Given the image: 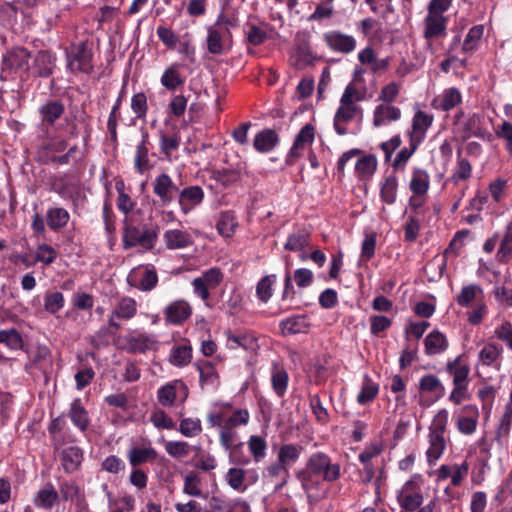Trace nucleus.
Listing matches in <instances>:
<instances>
[{
	"instance_id": "de8ad7c7",
	"label": "nucleus",
	"mask_w": 512,
	"mask_h": 512,
	"mask_svg": "<svg viewBox=\"0 0 512 512\" xmlns=\"http://www.w3.org/2000/svg\"><path fill=\"white\" fill-rule=\"evenodd\" d=\"M512 255V223L506 226L504 235L501 239L500 246L497 252V257L500 262H507Z\"/></svg>"
},
{
	"instance_id": "ddd939ff",
	"label": "nucleus",
	"mask_w": 512,
	"mask_h": 512,
	"mask_svg": "<svg viewBox=\"0 0 512 512\" xmlns=\"http://www.w3.org/2000/svg\"><path fill=\"white\" fill-rule=\"evenodd\" d=\"M234 427H231L224 423L220 431L219 440L220 444L226 449L230 450V462L239 465H247L250 463L249 457L238 458L237 452L243 448V443L232 445L235 433Z\"/></svg>"
},
{
	"instance_id": "4d7b16f0",
	"label": "nucleus",
	"mask_w": 512,
	"mask_h": 512,
	"mask_svg": "<svg viewBox=\"0 0 512 512\" xmlns=\"http://www.w3.org/2000/svg\"><path fill=\"white\" fill-rule=\"evenodd\" d=\"M64 296L61 292H47L44 297V308L51 314H56L64 307Z\"/></svg>"
},
{
	"instance_id": "aec40b11",
	"label": "nucleus",
	"mask_w": 512,
	"mask_h": 512,
	"mask_svg": "<svg viewBox=\"0 0 512 512\" xmlns=\"http://www.w3.org/2000/svg\"><path fill=\"white\" fill-rule=\"evenodd\" d=\"M166 247L171 250L184 249L193 244V237L180 229L166 230L163 234Z\"/></svg>"
},
{
	"instance_id": "e2e57ef3",
	"label": "nucleus",
	"mask_w": 512,
	"mask_h": 512,
	"mask_svg": "<svg viewBox=\"0 0 512 512\" xmlns=\"http://www.w3.org/2000/svg\"><path fill=\"white\" fill-rule=\"evenodd\" d=\"M57 258V251L50 245L42 243L37 247L35 254V262H41L45 265H50Z\"/></svg>"
},
{
	"instance_id": "c03bdc74",
	"label": "nucleus",
	"mask_w": 512,
	"mask_h": 512,
	"mask_svg": "<svg viewBox=\"0 0 512 512\" xmlns=\"http://www.w3.org/2000/svg\"><path fill=\"white\" fill-rule=\"evenodd\" d=\"M483 295L482 288L477 284H470L464 286L461 292L457 295L456 301L462 307L469 306L472 301L477 300L479 296Z\"/></svg>"
},
{
	"instance_id": "79ce46f5",
	"label": "nucleus",
	"mask_w": 512,
	"mask_h": 512,
	"mask_svg": "<svg viewBox=\"0 0 512 512\" xmlns=\"http://www.w3.org/2000/svg\"><path fill=\"white\" fill-rule=\"evenodd\" d=\"M379 392V385L374 383L368 375L364 376V382L357 396V401L361 405H365L373 401Z\"/></svg>"
},
{
	"instance_id": "ea45409f",
	"label": "nucleus",
	"mask_w": 512,
	"mask_h": 512,
	"mask_svg": "<svg viewBox=\"0 0 512 512\" xmlns=\"http://www.w3.org/2000/svg\"><path fill=\"white\" fill-rule=\"evenodd\" d=\"M275 274L262 277L256 285V295L264 303L268 302L273 295V285L276 283Z\"/></svg>"
},
{
	"instance_id": "412c9836",
	"label": "nucleus",
	"mask_w": 512,
	"mask_h": 512,
	"mask_svg": "<svg viewBox=\"0 0 512 512\" xmlns=\"http://www.w3.org/2000/svg\"><path fill=\"white\" fill-rule=\"evenodd\" d=\"M279 143V136L273 129H264L258 132L253 140L255 150L260 153L272 151Z\"/></svg>"
},
{
	"instance_id": "37998d69",
	"label": "nucleus",
	"mask_w": 512,
	"mask_h": 512,
	"mask_svg": "<svg viewBox=\"0 0 512 512\" xmlns=\"http://www.w3.org/2000/svg\"><path fill=\"white\" fill-rule=\"evenodd\" d=\"M377 168V160L373 155L359 158L355 164V171L360 179L371 177Z\"/></svg>"
},
{
	"instance_id": "4468645a",
	"label": "nucleus",
	"mask_w": 512,
	"mask_h": 512,
	"mask_svg": "<svg viewBox=\"0 0 512 512\" xmlns=\"http://www.w3.org/2000/svg\"><path fill=\"white\" fill-rule=\"evenodd\" d=\"M204 199V191L198 185L188 186L178 192V203L181 211L188 214Z\"/></svg>"
},
{
	"instance_id": "dca6fc26",
	"label": "nucleus",
	"mask_w": 512,
	"mask_h": 512,
	"mask_svg": "<svg viewBox=\"0 0 512 512\" xmlns=\"http://www.w3.org/2000/svg\"><path fill=\"white\" fill-rule=\"evenodd\" d=\"M149 133L148 131L142 129L141 130V142L136 147V154L134 159V167L136 171L140 174H143L147 170L150 169V160H149Z\"/></svg>"
},
{
	"instance_id": "58836bf2",
	"label": "nucleus",
	"mask_w": 512,
	"mask_h": 512,
	"mask_svg": "<svg viewBox=\"0 0 512 512\" xmlns=\"http://www.w3.org/2000/svg\"><path fill=\"white\" fill-rule=\"evenodd\" d=\"M512 426V410L504 411L496 428L495 440L501 446L508 443V437Z\"/></svg>"
},
{
	"instance_id": "1a4fd4ad",
	"label": "nucleus",
	"mask_w": 512,
	"mask_h": 512,
	"mask_svg": "<svg viewBox=\"0 0 512 512\" xmlns=\"http://www.w3.org/2000/svg\"><path fill=\"white\" fill-rule=\"evenodd\" d=\"M124 342L126 351L133 354L155 350L158 343L154 335L137 331L124 336Z\"/></svg>"
},
{
	"instance_id": "72a5a7b5",
	"label": "nucleus",
	"mask_w": 512,
	"mask_h": 512,
	"mask_svg": "<svg viewBox=\"0 0 512 512\" xmlns=\"http://www.w3.org/2000/svg\"><path fill=\"white\" fill-rule=\"evenodd\" d=\"M446 371L453 377V385H467L470 368L460 363V357L446 365Z\"/></svg>"
},
{
	"instance_id": "f3484780",
	"label": "nucleus",
	"mask_w": 512,
	"mask_h": 512,
	"mask_svg": "<svg viewBox=\"0 0 512 512\" xmlns=\"http://www.w3.org/2000/svg\"><path fill=\"white\" fill-rule=\"evenodd\" d=\"M178 390H182L184 393V399L187 397V387L180 381L176 380L160 387L157 391L158 402L164 407L173 406Z\"/></svg>"
},
{
	"instance_id": "3c124183",
	"label": "nucleus",
	"mask_w": 512,
	"mask_h": 512,
	"mask_svg": "<svg viewBox=\"0 0 512 512\" xmlns=\"http://www.w3.org/2000/svg\"><path fill=\"white\" fill-rule=\"evenodd\" d=\"M418 389L420 393H442L444 387L436 375L427 374L419 380Z\"/></svg>"
},
{
	"instance_id": "2f4dec72",
	"label": "nucleus",
	"mask_w": 512,
	"mask_h": 512,
	"mask_svg": "<svg viewBox=\"0 0 512 512\" xmlns=\"http://www.w3.org/2000/svg\"><path fill=\"white\" fill-rule=\"evenodd\" d=\"M59 494L51 483L45 484L34 497V504L43 509H51L57 502Z\"/></svg>"
},
{
	"instance_id": "39448f33",
	"label": "nucleus",
	"mask_w": 512,
	"mask_h": 512,
	"mask_svg": "<svg viewBox=\"0 0 512 512\" xmlns=\"http://www.w3.org/2000/svg\"><path fill=\"white\" fill-rule=\"evenodd\" d=\"M30 57V52L23 47H16L8 51L2 59L1 78L7 80L19 69L25 68L27 70V66H30L28 64Z\"/></svg>"
},
{
	"instance_id": "473e14b6",
	"label": "nucleus",
	"mask_w": 512,
	"mask_h": 512,
	"mask_svg": "<svg viewBox=\"0 0 512 512\" xmlns=\"http://www.w3.org/2000/svg\"><path fill=\"white\" fill-rule=\"evenodd\" d=\"M65 427L66 420L63 415L54 418L48 426L51 442L55 449H59L67 442V439L63 433Z\"/></svg>"
},
{
	"instance_id": "f03ea898",
	"label": "nucleus",
	"mask_w": 512,
	"mask_h": 512,
	"mask_svg": "<svg viewBox=\"0 0 512 512\" xmlns=\"http://www.w3.org/2000/svg\"><path fill=\"white\" fill-rule=\"evenodd\" d=\"M158 235L154 229L148 228L147 225L135 226L128 223L127 219L123 225L122 244L125 250H129L136 246H141L145 250L154 248Z\"/></svg>"
},
{
	"instance_id": "603ef678",
	"label": "nucleus",
	"mask_w": 512,
	"mask_h": 512,
	"mask_svg": "<svg viewBox=\"0 0 512 512\" xmlns=\"http://www.w3.org/2000/svg\"><path fill=\"white\" fill-rule=\"evenodd\" d=\"M419 144H420L419 139H417L416 137L415 138L411 137L410 138V146L404 147L403 149H401L398 152V154L396 155V157L392 163V167L395 169L403 168L405 166L406 162L414 154V152L418 148Z\"/></svg>"
},
{
	"instance_id": "393cba45",
	"label": "nucleus",
	"mask_w": 512,
	"mask_h": 512,
	"mask_svg": "<svg viewBox=\"0 0 512 512\" xmlns=\"http://www.w3.org/2000/svg\"><path fill=\"white\" fill-rule=\"evenodd\" d=\"M68 415L72 423L80 431L84 432L88 429L90 424L89 415L80 398H76L72 401Z\"/></svg>"
},
{
	"instance_id": "5701e85b",
	"label": "nucleus",
	"mask_w": 512,
	"mask_h": 512,
	"mask_svg": "<svg viewBox=\"0 0 512 512\" xmlns=\"http://www.w3.org/2000/svg\"><path fill=\"white\" fill-rule=\"evenodd\" d=\"M279 328L283 335L305 333L309 328L308 318L306 315L288 317L280 322Z\"/></svg>"
},
{
	"instance_id": "c9c22d12",
	"label": "nucleus",
	"mask_w": 512,
	"mask_h": 512,
	"mask_svg": "<svg viewBox=\"0 0 512 512\" xmlns=\"http://www.w3.org/2000/svg\"><path fill=\"white\" fill-rule=\"evenodd\" d=\"M397 501L401 508L400 512H417L423 503V495L421 492L397 494Z\"/></svg>"
},
{
	"instance_id": "a19ab883",
	"label": "nucleus",
	"mask_w": 512,
	"mask_h": 512,
	"mask_svg": "<svg viewBox=\"0 0 512 512\" xmlns=\"http://www.w3.org/2000/svg\"><path fill=\"white\" fill-rule=\"evenodd\" d=\"M481 117L478 114H473L463 123V140L469 139L471 136L483 138L485 130L481 128Z\"/></svg>"
},
{
	"instance_id": "7ed1b4c3",
	"label": "nucleus",
	"mask_w": 512,
	"mask_h": 512,
	"mask_svg": "<svg viewBox=\"0 0 512 512\" xmlns=\"http://www.w3.org/2000/svg\"><path fill=\"white\" fill-rule=\"evenodd\" d=\"M137 314V302L128 296H124L119 299L116 303L114 309L111 312V315L108 319V328H101L94 336L95 339H100L102 336L113 335L120 328L121 324L117 321L121 320H130ZM94 340L93 342H95Z\"/></svg>"
},
{
	"instance_id": "2eb2a0df",
	"label": "nucleus",
	"mask_w": 512,
	"mask_h": 512,
	"mask_svg": "<svg viewBox=\"0 0 512 512\" xmlns=\"http://www.w3.org/2000/svg\"><path fill=\"white\" fill-rule=\"evenodd\" d=\"M191 307L184 300H176L170 303L163 311L164 319L174 325H180L191 315Z\"/></svg>"
},
{
	"instance_id": "69168bd1",
	"label": "nucleus",
	"mask_w": 512,
	"mask_h": 512,
	"mask_svg": "<svg viewBox=\"0 0 512 512\" xmlns=\"http://www.w3.org/2000/svg\"><path fill=\"white\" fill-rule=\"evenodd\" d=\"M245 34L247 41L254 46L262 44L267 38L265 30L250 23H247L245 26Z\"/></svg>"
},
{
	"instance_id": "9b49d317",
	"label": "nucleus",
	"mask_w": 512,
	"mask_h": 512,
	"mask_svg": "<svg viewBox=\"0 0 512 512\" xmlns=\"http://www.w3.org/2000/svg\"><path fill=\"white\" fill-rule=\"evenodd\" d=\"M323 37L326 45L335 52L349 54L356 48L355 38L340 31L327 32Z\"/></svg>"
},
{
	"instance_id": "4c0bfd02",
	"label": "nucleus",
	"mask_w": 512,
	"mask_h": 512,
	"mask_svg": "<svg viewBox=\"0 0 512 512\" xmlns=\"http://www.w3.org/2000/svg\"><path fill=\"white\" fill-rule=\"evenodd\" d=\"M192 359V348L189 345L174 346L169 356V362L176 367L187 366Z\"/></svg>"
},
{
	"instance_id": "bf43d9fd",
	"label": "nucleus",
	"mask_w": 512,
	"mask_h": 512,
	"mask_svg": "<svg viewBox=\"0 0 512 512\" xmlns=\"http://www.w3.org/2000/svg\"><path fill=\"white\" fill-rule=\"evenodd\" d=\"M227 343L230 349L242 347L245 350L252 349L255 344V338L249 335H234L230 331L227 332Z\"/></svg>"
},
{
	"instance_id": "680f3d73",
	"label": "nucleus",
	"mask_w": 512,
	"mask_h": 512,
	"mask_svg": "<svg viewBox=\"0 0 512 512\" xmlns=\"http://www.w3.org/2000/svg\"><path fill=\"white\" fill-rule=\"evenodd\" d=\"M248 446L256 462H259L265 457L267 444L262 437L255 435L251 436L248 441Z\"/></svg>"
},
{
	"instance_id": "f257e3e1",
	"label": "nucleus",
	"mask_w": 512,
	"mask_h": 512,
	"mask_svg": "<svg viewBox=\"0 0 512 512\" xmlns=\"http://www.w3.org/2000/svg\"><path fill=\"white\" fill-rule=\"evenodd\" d=\"M447 423L448 411L446 409L439 410L429 428L430 446L426 452L429 465H434L446 448L444 433L446 432Z\"/></svg>"
},
{
	"instance_id": "09e8293b",
	"label": "nucleus",
	"mask_w": 512,
	"mask_h": 512,
	"mask_svg": "<svg viewBox=\"0 0 512 512\" xmlns=\"http://www.w3.org/2000/svg\"><path fill=\"white\" fill-rule=\"evenodd\" d=\"M225 480L233 490L244 492L247 489V485H244L245 471L241 468H230L225 475Z\"/></svg>"
},
{
	"instance_id": "c85d7f7f",
	"label": "nucleus",
	"mask_w": 512,
	"mask_h": 512,
	"mask_svg": "<svg viewBox=\"0 0 512 512\" xmlns=\"http://www.w3.org/2000/svg\"><path fill=\"white\" fill-rule=\"evenodd\" d=\"M83 460V451L77 446L64 449L61 453L62 466L67 473L76 471Z\"/></svg>"
},
{
	"instance_id": "a211bd4d",
	"label": "nucleus",
	"mask_w": 512,
	"mask_h": 512,
	"mask_svg": "<svg viewBox=\"0 0 512 512\" xmlns=\"http://www.w3.org/2000/svg\"><path fill=\"white\" fill-rule=\"evenodd\" d=\"M446 22L447 18L441 15H434L427 13L424 24V38L435 39L446 35Z\"/></svg>"
},
{
	"instance_id": "6ab92c4d",
	"label": "nucleus",
	"mask_w": 512,
	"mask_h": 512,
	"mask_svg": "<svg viewBox=\"0 0 512 512\" xmlns=\"http://www.w3.org/2000/svg\"><path fill=\"white\" fill-rule=\"evenodd\" d=\"M462 413L464 415L458 418L457 428L462 434L470 435L476 430L479 410L475 405H465L462 408Z\"/></svg>"
},
{
	"instance_id": "f8f14e48",
	"label": "nucleus",
	"mask_w": 512,
	"mask_h": 512,
	"mask_svg": "<svg viewBox=\"0 0 512 512\" xmlns=\"http://www.w3.org/2000/svg\"><path fill=\"white\" fill-rule=\"evenodd\" d=\"M42 126L50 128L64 115L65 105L62 101L51 99L38 109Z\"/></svg>"
},
{
	"instance_id": "bb28decb",
	"label": "nucleus",
	"mask_w": 512,
	"mask_h": 512,
	"mask_svg": "<svg viewBox=\"0 0 512 512\" xmlns=\"http://www.w3.org/2000/svg\"><path fill=\"white\" fill-rule=\"evenodd\" d=\"M432 122L433 116L431 114H427L420 110L417 111L413 117L412 131L409 134L410 138L416 137L419 139V143H421L425 137L427 129L432 125Z\"/></svg>"
},
{
	"instance_id": "864d4df0",
	"label": "nucleus",
	"mask_w": 512,
	"mask_h": 512,
	"mask_svg": "<svg viewBox=\"0 0 512 512\" xmlns=\"http://www.w3.org/2000/svg\"><path fill=\"white\" fill-rule=\"evenodd\" d=\"M216 227L222 236L230 237L237 227L234 215L231 212L222 213L217 221Z\"/></svg>"
},
{
	"instance_id": "e433bc0d",
	"label": "nucleus",
	"mask_w": 512,
	"mask_h": 512,
	"mask_svg": "<svg viewBox=\"0 0 512 512\" xmlns=\"http://www.w3.org/2000/svg\"><path fill=\"white\" fill-rule=\"evenodd\" d=\"M398 189V180L395 175H389L385 178L380 187V197L383 202L392 205L396 202Z\"/></svg>"
},
{
	"instance_id": "338daca9",
	"label": "nucleus",
	"mask_w": 512,
	"mask_h": 512,
	"mask_svg": "<svg viewBox=\"0 0 512 512\" xmlns=\"http://www.w3.org/2000/svg\"><path fill=\"white\" fill-rule=\"evenodd\" d=\"M179 431L186 437L197 436L202 431L201 421L197 418L182 419L180 422Z\"/></svg>"
},
{
	"instance_id": "a878e982",
	"label": "nucleus",
	"mask_w": 512,
	"mask_h": 512,
	"mask_svg": "<svg viewBox=\"0 0 512 512\" xmlns=\"http://www.w3.org/2000/svg\"><path fill=\"white\" fill-rule=\"evenodd\" d=\"M70 214L62 207H50L46 212V222L53 232L61 231L69 222Z\"/></svg>"
},
{
	"instance_id": "052dcab7",
	"label": "nucleus",
	"mask_w": 512,
	"mask_h": 512,
	"mask_svg": "<svg viewBox=\"0 0 512 512\" xmlns=\"http://www.w3.org/2000/svg\"><path fill=\"white\" fill-rule=\"evenodd\" d=\"M502 348L496 344L490 343L485 345L479 353V359L483 365H492L501 355Z\"/></svg>"
},
{
	"instance_id": "a18cd8bd",
	"label": "nucleus",
	"mask_w": 512,
	"mask_h": 512,
	"mask_svg": "<svg viewBox=\"0 0 512 512\" xmlns=\"http://www.w3.org/2000/svg\"><path fill=\"white\" fill-rule=\"evenodd\" d=\"M296 477L300 481L302 489L305 492H307L308 494L312 490L318 489L320 486V482L318 481V476L309 470V467L307 464L305 465V468L299 470L296 473Z\"/></svg>"
},
{
	"instance_id": "f704fd0d",
	"label": "nucleus",
	"mask_w": 512,
	"mask_h": 512,
	"mask_svg": "<svg viewBox=\"0 0 512 512\" xmlns=\"http://www.w3.org/2000/svg\"><path fill=\"white\" fill-rule=\"evenodd\" d=\"M430 185L429 174L423 169L413 170L412 178L409 184L410 190L415 195H424L427 193Z\"/></svg>"
},
{
	"instance_id": "7c9ffc66",
	"label": "nucleus",
	"mask_w": 512,
	"mask_h": 512,
	"mask_svg": "<svg viewBox=\"0 0 512 512\" xmlns=\"http://www.w3.org/2000/svg\"><path fill=\"white\" fill-rule=\"evenodd\" d=\"M158 456L157 451L152 447L140 448L132 447L127 453L129 463L137 467L147 462H153Z\"/></svg>"
},
{
	"instance_id": "774afa93",
	"label": "nucleus",
	"mask_w": 512,
	"mask_h": 512,
	"mask_svg": "<svg viewBox=\"0 0 512 512\" xmlns=\"http://www.w3.org/2000/svg\"><path fill=\"white\" fill-rule=\"evenodd\" d=\"M131 109L135 113L136 118L144 119L146 117L148 105L147 97L143 92L133 95L131 99Z\"/></svg>"
},
{
	"instance_id": "5fc2aeb1",
	"label": "nucleus",
	"mask_w": 512,
	"mask_h": 512,
	"mask_svg": "<svg viewBox=\"0 0 512 512\" xmlns=\"http://www.w3.org/2000/svg\"><path fill=\"white\" fill-rule=\"evenodd\" d=\"M461 102V94L457 88H449L444 91L439 99V108L443 111H449Z\"/></svg>"
},
{
	"instance_id": "8fccbe9b",
	"label": "nucleus",
	"mask_w": 512,
	"mask_h": 512,
	"mask_svg": "<svg viewBox=\"0 0 512 512\" xmlns=\"http://www.w3.org/2000/svg\"><path fill=\"white\" fill-rule=\"evenodd\" d=\"M309 233L306 231H298L289 235L284 248L289 251H301L309 244Z\"/></svg>"
},
{
	"instance_id": "c756f323",
	"label": "nucleus",
	"mask_w": 512,
	"mask_h": 512,
	"mask_svg": "<svg viewBox=\"0 0 512 512\" xmlns=\"http://www.w3.org/2000/svg\"><path fill=\"white\" fill-rule=\"evenodd\" d=\"M178 67L177 63L171 64L161 76V85L169 91H175L185 83V77L180 74Z\"/></svg>"
},
{
	"instance_id": "6e6552de",
	"label": "nucleus",
	"mask_w": 512,
	"mask_h": 512,
	"mask_svg": "<svg viewBox=\"0 0 512 512\" xmlns=\"http://www.w3.org/2000/svg\"><path fill=\"white\" fill-rule=\"evenodd\" d=\"M315 139V127L307 123L304 125L299 133L296 135L290 151L286 157V163L293 165L298 158L303 155L306 145H311Z\"/></svg>"
},
{
	"instance_id": "cd10ccee",
	"label": "nucleus",
	"mask_w": 512,
	"mask_h": 512,
	"mask_svg": "<svg viewBox=\"0 0 512 512\" xmlns=\"http://www.w3.org/2000/svg\"><path fill=\"white\" fill-rule=\"evenodd\" d=\"M425 353L429 356L443 353L448 347V341L444 334L438 330L430 332L424 340Z\"/></svg>"
},
{
	"instance_id": "9d476101",
	"label": "nucleus",
	"mask_w": 512,
	"mask_h": 512,
	"mask_svg": "<svg viewBox=\"0 0 512 512\" xmlns=\"http://www.w3.org/2000/svg\"><path fill=\"white\" fill-rule=\"evenodd\" d=\"M153 192L159 197L161 205L165 206L175 199V196L178 195L179 188L168 174L162 173L158 175L153 182Z\"/></svg>"
},
{
	"instance_id": "b1692460",
	"label": "nucleus",
	"mask_w": 512,
	"mask_h": 512,
	"mask_svg": "<svg viewBox=\"0 0 512 512\" xmlns=\"http://www.w3.org/2000/svg\"><path fill=\"white\" fill-rule=\"evenodd\" d=\"M401 117V110L398 107L380 104L375 107L373 113V124L380 127L388 122L397 121Z\"/></svg>"
},
{
	"instance_id": "423d86ee",
	"label": "nucleus",
	"mask_w": 512,
	"mask_h": 512,
	"mask_svg": "<svg viewBox=\"0 0 512 512\" xmlns=\"http://www.w3.org/2000/svg\"><path fill=\"white\" fill-rule=\"evenodd\" d=\"M68 67L72 71L90 74L93 71L92 51L85 42H80L72 47L68 54Z\"/></svg>"
},
{
	"instance_id": "6e6d98bb",
	"label": "nucleus",
	"mask_w": 512,
	"mask_h": 512,
	"mask_svg": "<svg viewBox=\"0 0 512 512\" xmlns=\"http://www.w3.org/2000/svg\"><path fill=\"white\" fill-rule=\"evenodd\" d=\"M289 376L285 369H277L272 373L271 382L275 393L283 397L288 387Z\"/></svg>"
},
{
	"instance_id": "0eeeda50",
	"label": "nucleus",
	"mask_w": 512,
	"mask_h": 512,
	"mask_svg": "<svg viewBox=\"0 0 512 512\" xmlns=\"http://www.w3.org/2000/svg\"><path fill=\"white\" fill-rule=\"evenodd\" d=\"M56 61L54 53L40 50L35 54L32 64L27 66V71H30L34 77L49 78L54 73Z\"/></svg>"
},
{
	"instance_id": "49530a36",
	"label": "nucleus",
	"mask_w": 512,
	"mask_h": 512,
	"mask_svg": "<svg viewBox=\"0 0 512 512\" xmlns=\"http://www.w3.org/2000/svg\"><path fill=\"white\" fill-rule=\"evenodd\" d=\"M0 343L11 350H19L23 346V339L18 330L11 328L0 331Z\"/></svg>"
},
{
	"instance_id": "13d9d810",
	"label": "nucleus",
	"mask_w": 512,
	"mask_h": 512,
	"mask_svg": "<svg viewBox=\"0 0 512 512\" xmlns=\"http://www.w3.org/2000/svg\"><path fill=\"white\" fill-rule=\"evenodd\" d=\"M301 448L293 444L283 445L278 452V460L285 466L295 463L300 455Z\"/></svg>"
},
{
	"instance_id": "20e7f679",
	"label": "nucleus",
	"mask_w": 512,
	"mask_h": 512,
	"mask_svg": "<svg viewBox=\"0 0 512 512\" xmlns=\"http://www.w3.org/2000/svg\"><path fill=\"white\" fill-rule=\"evenodd\" d=\"M306 464L311 472L322 477L325 482H335L341 477L340 464L333 463L331 458L323 452L312 454Z\"/></svg>"
},
{
	"instance_id": "4be33fe9",
	"label": "nucleus",
	"mask_w": 512,
	"mask_h": 512,
	"mask_svg": "<svg viewBox=\"0 0 512 512\" xmlns=\"http://www.w3.org/2000/svg\"><path fill=\"white\" fill-rule=\"evenodd\" d=\"M194 366L199 372L200 379L199 384L203 389L205 386L216 387L219 384V375L210 361L201 360L197 361Z\"/></svg>"
},
{
	"instance_id": "0e129e2a",
	"label": "nucleus",
	"mask_w": 512,
	"mask_h": 512,
	"mask_svg": "<svg viewBox=\"0 0 512 512\" xmlns=\"http://www.w3.org/2000/svg\"><path fill=\"white\" fill-rule=\"evenodd\" d=\"M309 403L313 414L318 422L325 424L329 421V414L327 409L323 406L319 395H310Z\"/></svg>"
}]
</instances>
